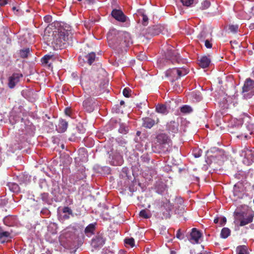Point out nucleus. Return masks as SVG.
Masks as SVG:
<instances>
[{"label":"nucleus","instance_id":"obj_37","mask_svg":"<svg viewBox=\"0 0 254 254\" xmlns=\"http://www.w3.org/2000/svg\"><path fill=\"white\" fill-rule=\"evenodd\" d=\"M239 26L238 25H230L229 26V29L233 33H236L238 32Z\"/></svg>","mask_w":254,"mask_h":254},{"label":"nucleus","instance_id":"obj_7","mask_svg":"<svg viewBox=\"0 0 254 254\" xmlns=\"http://www.w3.org/2000/svg\"><path fill=\"white\" fill-rule=\"evenodd\" d=\"M23 76L22 74L18 73H13L8 78V86L9 88H13L20 80V78Z\"/></svg>","mask_w":254,"mask_h":254},{"label":"nucleus","instance_id":"obj_39","mask_svg":"<svg viewBox=\"0 0 254 254\" xmlns=\"http://www.w3.org/2000/svg\"><path fill=\"white\" fill-rule=\"evenodd\" d=\"M139 215L140 217L144 218H149L150 217V215L148 214L147 211L144 209L140 211Z\"/></svg>","mask_w":254,"mask_h":254},{"label":"nucleus","instance_id":"obj_19","mask_svg":"<svg viewBox=\"0 0 254 254\" xmlns=\"http://www.w3.org/2000/svg\"><path fill=\"white\" fill-rule=\"evenodd\" d=\"M68 126V123L64 120H60L57 130L59 132H64L66 131Z\"/></svg>","mask_w":254,"mask_h":254},{"label":"nucleus","instance_id":"obj_16","mask_svg":"<svg viewBox=\"0 0 254 254\" xmlns=\"http://www.w3.org/2000/svg\"><path fill=\"white\" fill-rule=\"evenodd\" d=\"M97 89H101V92H99L97 95H100L103 93H104L106 91V88L108 86V84L105 81V80L103 79H99L98 78L97 81Z\"/></svg>","mask_w":254,"mask_h":254},{"label":"nucleus","instance_id":"obj_29","mask_svg":"<svg viewBox=\"0 0 254 254\" xmlns=\"http://www.w3.org/2000/svg\"><path fill=\"white\" fill-rule=\"evenodd\" d=\"M30 49L29 48H25L21 49L19 51V56L21 58L24 59L27 58L30 54Z\"/></svg>","mask_w":254,"mask_h":254},{"label":"nucleus","instance_id":"obj_42","mask_svg":"<svg viewBox=\"0 0 254 254\" xmlns=\"http://www.w3.org/2000/svg\"><path fill=\"white\" fill-rule=\"evenodd\" d=\"M141 15L142 17V24L144 25H146L148 23V17L146 15L144 14V13H142Z\"/></svg>","mask_w":254,"mask_h":254},{"label":"nucleus","instance_id":"obj_31","mask_svg":"<svg viewBox=\"0 0 254 254\" xmlns=\"http://www.w3.org/2000/svg\"><path fill=\"white\" fill-rule=\"evenodd\" d=\"M180 111L183 114H189L192 112V109L190 106L185 105L181 107Z\"/></svg>","mask_w":254,"mask_h":254},{"label":"nucleus","instance_id":"obj_23","mask_svg":"<svg viewBox=\"0 0 254 254\" xmlns=\"http://www.w3.org/2000/svg\"><path fill=\"white\" fill-rule=\"evenodd\" d=\"M240 154L241 156L247 158H250L252 156V151L247 147H245L240 151Z\"/></svg>","mask_w":254,"mask_h":254},{"label":"nucleus","instance_id":"obj_43","mask_svg":"<svg viewBox=\"0 0 254 254\" xmlns=\"http://www.w3.org/2000/svg\"><path fill=\"white\" fill-rule=\"evenodd\" d=\"M63 213H67L68 214L72 215V210L67 206L64 207L63 209Z\"/></svg>","mask_w":254,"mask_h":254},{"label":"nucleus","instance_id":"obj_5","mask_svg":"<svg viewBox=\"0 0 254 254\" xmlns=\"http://www.w3.org/2000/svg\"><path fill=\"white\" fill-rule=\"evenodd\" d=\"M189 72V69L184 66L182 67L169 69L166 71L165 75L167 77H171L172 79L171 80L174 81L178 80L181 77L185 76L188 74Z\"/></svg>","mask_w":254,"mask_h":254},{"label":"nucleus","instance_id":"obj_9","mask_svg":"<svg viewBox=\"0 0 254 254\" xmlns=\"http://www.w3.org/2000/svg\"><path fill=\"white\" fill-rule=\"evenodd\" d=\"M254 89V80L250 78H248L245 81L242 88V92H252Z\"/></svg>","mask_w":254,"mask_h":254},{"label":"nucleus","instance_id":"obj_51","mask_svg":"<svg viewBox=\"0 0 254 254\" xmlns=\"http://www.w3.org/2000/svg\"><path fill=\"white\" fill-rule=\"evenodd\" d=\"M249 27L250 29L251 30H253L254 29V23H251L249 26Z\"/></svg>","mask_w":254,"mask_h":254},{"label":"nucleus","instance_id":"obj_1","mask_svg":"<svg viewBox=\"0 0 254 254\" xmlns=\"http://www.w3.org/2000/svg\"><path fill=\"white\" fill-rule=\"evenodd\" d=\"M107 38L110 47L122 52H126L127 48L133 43L129 33L125 31H118L115 29L109 31Z\"/></svg>","mask_w":254,"mask_h":254},{"label":"nucleus","instance_id":"obj_60","mask_svg":"<svg viewBox=\"0 0 254 254\" xmlns=\"http://www.w3.org/2000/svg\"><path fill=\"white\" fill-rule=\"evenodd\" d=\"M124 104H125V102H124V101H121L120 102V105H124Z\"/></svg>","mask_w":254,"mask_h":254},{"label":"nucleus","instance_id":"obj_44","mask_svg":"<svg viewBox=\"0 0 254 254\" xmlns=\"http://www.w3.org/2000/svg\"><path fill=\"white\" fill-rule=\"evenodd\" d=\"M44 20L47 23H51L52 21V17L49 15H46L44 17Z\"/></svg>","mask_w":254,"mask_h":254},{"label":"nucleus","instance_id":"obj_38","mask_svg":"<svg viewBox=\"0 0 254 254\" xmlns=\"http://www.w3.org/2000/svg\"><path fill=\"white\" fill-rule=\"evenodd\" d=\"M212 40V38L210 37V39H207V40H205L203 42L204 43L205 46L206 48L210 49L212 48V44L211 42Z\"/></svg>","mask_w":254,"mask_h":254},{"label":"nucleus","instance_id":"obj_58","mask_svg":"<svg viewBox=\"0 0 254 254\" xmlns=\"http://www.w3.org/2000/svg\"><path fill=\"white\" fill-rule=\"evenodd\" d=\"M194 156L195 157V158H198L200 156V155L198 154H196V153H194Z\"/></svg>","mask_w":254,"mask_h":254},{"label":"nucleus","instance_id":"obj_53","mask_svg":"<svg viewBox=\"0 0 254 254\" xmlns=\"http://www.w3.org/2000/svg\"><path fill=\"white\" fill-rule=\"evenodd\" d=\"M219 222V218L218 217L217 218H215L214 219V223H215V224H217Z\"/></svg>","mask_w":254,"mask_h":254},{"label":"nucleus","instance_id":"obj_15","mask_svg":"<svg viewBox=\"0 0 254 254\" xmlns=\"http://www.w3.org/2000/svg\"><path fill=\"white\" fill-rule=\"evenodd\" d=\"M190 240H193L195 243H198L199 238L201 237V233L196 228H192L190 233Z\"/></svg>","mask_w":254,"mask_h":254},{"label":"nucleus","instance_id":"obj_64","mask_svg":"<svg viewBox=\"0 0 254 254\" xmlns=\"http://www.w3.org/2000/svg\"><path fill=\"white\" fill-rule=\"evenodd\" d=\"M47 30H48V28H47L46 29V30H45V32L46 33V31H47Z\"/></svg>","mask_w":254,"mask_h":254},{"label":"nucleus","instance_id":"obj_61","mask_svg":"<svg viewBox=\"0 0 254 254\" xmlns=\"http://www.w3.org/2000/svg\"><path fill=\"white\" fill-rule=\"evenodd\" d=\"M119 254H124V252L123 251H120L119 252Z\"/></svg>","mask_w":254,"mask_h":254},{"label":"nucleus","instance_id":"obj_10","mask_svg":"<svg viewBox=\"0 0 254 254\" xmlns=\"http://www.w3.org/2000/svg\"><path fill=\"white\" fill-rule=\"evenodd\" d=\"M164 27L161 25H155L147 28V33L151 36H156L161 33Z\"/></svg>","mask_w":254,"mask_h":254},{"label":"nucleus","instance_id":"obj_33","mask_svg":"<svg viewBox=\"0 0 254 254\" xmlns=\"http://www.w3.org/2000/svg\"><path fill=\"white\" fill-rule=\"evenodd\" d=\"M95 229V226L94 224H90L85 229V233H93Z\"/></svg>","mask_w":254,"mask_h":254},{"label":"nucleus","instance_id":"obj_50","mask_svg":"<svg viewBox=\"0 0 254 254\" xmlns=\"http://www.w3.org/2000/svg\"><path fill=\"white\" fill-rule=\"evenodd\" d=\"M20 254H32L29 251L22 250L20 251Z\"/></svg>","mask_w":254,"mask_h":254},{"label":"nucleus","instance_id":"obj_18","mask_svg":"<svg viewBox=\"0 0 254 254\" xmlns=\"http://www.w3.org/2000/svg\"><path fill=\"white\" fill-rule=\"evenodd\" d=\"M254 214H250L248 216H246V217H243L242 219H240V223L239 225L240 226H245L250 223H251L253 220Z\"/></svg>","mask_w":254,"mask_h":254},{"label":"nucleus","instance_id":"obj_41","mask_svg":"<svg viewBox=\"0 0 254 254\" xmlns=\"http://www.w3.org/2000/svg\"><path fill=\"white\" fill-rule=\"evenodd\" d=\"M131 90L128 88H125L123 91L124 96L126 97H129L130 95Z\"/></svg>","mask_w":254,"mask_h":254},{"label":"nucleus","instance_id":"obj_59","mask_svg":"<svg viewBox=\"0 0 254 254\" xmlns=\"http://www.w3.org/2000/svg\"><path fill=\"white\" fill-rule=\"evenodd\" d=\"M12 10H13V11H14V10H16V11H18V9H16V7L15 6H13V7H12Z\"/></svg>","mask_w":254,"mask_h":254},{"label":"nucleus","instance_id":"obj_30","mask_svg":"<svg viewBox=\"0 0 254 254\" xmlns=\"http://www.w3.org/2000/svg\"><path fill=\"white\" fill-rule=\"evenodd\" d=\"M96 58V55L94 53L91 52L88 54L86 56V59L87 60L88 64L89 65H91V64L95 61Z\"/></svg>","mask_w":254,"mask_h":254},{"label":"nucleus","instance_id":"obj_49","mask_svg":"<svg viewBox=\"0 0 254 254\" xmlns=\"http://www.w3.org/2000/svg\"><path fill=\"white\" fill-rule=\"evenodd\" d=\"M20 149H21V147H20V145L19 144H18L17 145L13 147L12 151L14 152L15 151H16L17 150H20Z\"/></svg>","mask_w":254,"mask_h":254},{"label":"nucleus","instance_id":"obj_36","mask_svg":"<svg viewBox=\"0 0 254 254\" xmlns=\"http://www.w3.org/2000/svg\"><path fill=\"white\" fill-rule=\"evenodd\" d=\"M52 57H53V56H50V55H45L41 59V62H42V64H48L49 63V60L51 59H52Z\"/></svg>","mask_w":254,"mask_h":254},{"label":"nucleus","instance_id":"obj_32","mask_svg":"<svg viewBox=\"0 0 254 254\" xmlns=\"http://www.w3.org/2000/svg\"><path fill=\"white\" fill-rule=\"evenodd\" d=\"M129 130L128 127L124 124H120L119 131L122 134H127Z\"/></svg>","mask_w":254,"mask_h":254},{"label":"nucleus","instance_id":"obj_27","mask_svg":"<svg viewBox=\"0 0 254 254\" xmlns=\"http://www.w3.org/2000/svg\"><path fill=\"white\" fill-rule=\"evenodd\" d=\"M8 185L10 190L13 192L18 193L20 191V188L17 184L9 183Z\"/></svg>","mask_w":254,"mask_h":254},{"label":"nucleus","instance_id":"obj_4","mask_svg":"<svg viewBox=\"0 0 254 254\" xmlns=\"http://www.w3.org/2000/svg\"><path fill=\"white\" fill-rule=\"evenodd\" d=\"M156 143L159 149L164 153L169 152L172 149V141L169 136L165 133H158L156 136Z\"/></svg>","mask_w":254,"mask_h":254},{"label":"nucleus","instance_id":"obj_13","mask_svg":"<svg viewBox=\"0 0 254 254\" xmlns=\"http://www.w3.org/2000/svg\"><path fill=\"white\" fill-rule=\"evenodd\" d=\"M179 123L175 121H171L166 125V129L169 133H175L178 131Z\"/></svg>","mask_w":254,"mask_h":254},{"label":"nucleus","instance_id":"obj_28","mask_svg":"<svg viewBox=\"0 0 254 254\" xmlns=\"http://www.w3.org/2000/svg\"><path fill=\"white\" fill-rule=\"evenodd\" d=\"M231 234V231L228 228H223L220 233V236L222 238L226 239L228 238Z\"/></svg>","mask_w":254,"mask_h":254},{"label":"nucleus","instance_id":"obj_62","mask_svg":"<svg viewBox=\"0 0 254 254\" xmlns=\"http://www.w3.org/2000/svg\"><path fill=\"white\" fill-rule=\"evenodd\" d=\"M64 217V218H69V217H68V216H66V215H65Z\"/></svg>","mask_w":254,"mask_h":254},{"label":"nucleus","instance_id":"obj_45","mask_svg":"<svg viewBox=\"0 0 254 254\" xmlns=\"http://www.w3.org/2000/svg\"><path fill=\"white\" fill-rule=\"evenodd\" d=\"M41 197L42 199L44 201H47L48 200V193H43L41 194Z\"/></svg>","mask_w":254,"mask_h":254},{"label":"nucleus","instance_id":"obj_20","mask_svg":"<svg viewBox=\"0 0 254 254\" xmlns=\"http://www.w3.org/2000/svg\"><path fill=\"white\" fill-rule=\"evenodd\" d=\"M210 37H211V34H209L208 32L204 30L201 31L197 36V38L200 42H203Z\"/></svg>","mask_w":254,"mask_h":254},{"label":"nucleus","instance_id":"obj_8","mask_svg":"<svg viewBox=\"0 0 254 254\" xmlns=\"http://www.w3.org/2000/svg\"><path fill=\"white\" fill-rule=\"evenodd\" d=\"M105 239L102 234L97 235L92 240L91 245L94 248L101 247L105 244Z\"/></svg>","mask_w":254,"mask_h":254},{"label":"nucleus","instance_id":"obj_35","mask_svg":"<svg viewBox=\"0 0 254 254\" xmlns=\"http://www.w3.org/2000/svg\"><path fill=\"white\" fill-rule=\"evenodd\" d=\"M124 242L126 245H128L131 247H133L134 246V240L132 238H126L125 239Z\"/></svg>","mask_w":254,"mask_h":254},{"label":"nucleus","instance_id":"obj_34","mask_svg":"<svg viewBox=\"0 0 254 254\" xmlns=\"http://www.w3.org/2000/svg\"><path fill=\"white\" fill-rule=\"evenodd\" d=\"M210 1L209 0H204L201 3V5L200 7V8L201 10H204V9H207L210 6Z\"/></svg>","mask_w":254,"mask_h":254},{"label":"nucleus","instance_id":"obj_56","mask_svg":"<svg viewBox=\"0 0 254 254\" xmlns=\"http://www.w3.org/2000/svg\"><path fill=\"white\" fill-rule=\"evenodd\" d=\"M2 204H3L4 205H5L6 204V201L5 200H1V202H0V205Z\"/></svg>","mask_w":254,"mask_h":254},{"label":"nucleus","instance_id":"obj_12","mask_svg":"<svg viewBox=\"0 0 254 254\" xmlns=\"http://www.w3.org/2000/svg\"><path fill=\"white\" fill-rule=\"evenodd\" d=\"M112 15L119 21L124 22L126 21V16L121 10L114 9L112 12Z\"/></svg>","mask_w":254,"mask_h":254},{"label":"nucleus","instance_id":"obj_46","mask_svg":"<svg viewBox=\"0 0 254 254\" xmlns=\"http://www.w3.org/2000/svg\"><path fill=\"white\" fill-rule=\"evenodd\" d=\"M182 233L181 232V230L180 229H179L177 232V234H176V237L180 239V240H181L183 239V237H182Z\"/></svg>","mask_w":254,"mask_h":254},{"label":"nucleus","instance_id":"obj_47","mask_svg":"<svg viewBox=\"0 0 254 254\" xmlns=\"http://www.w3.org/2000/svg\"><path fill=\"white\" fill-rule=\"evenodd\" d=\"M226 221H227V219H226V217H223L221 219V221H220V225L221 226H223V225L226 223Z\"/></svg>","mask_w":254,"mask_h":254},{"label":"nucleus","instance_id":"obj_52","mask_svg":"<svg viewBox=\"0 0 254 254\" xmlns=\"http://www.w3.org/2000/svg\"><path fill=\"white\" fill-rule=\"evenodd\" d=\"M230 43L232 46H233V45H238V43L236 41H234L233 42L231 41Z\"/></svg>","mask_w":254,"mask_h":254},{"label":"nucleus","instance_id":"obj_48","mask_svg":"<svg viewBox=\"0 0 254 254\" xmlns=\"http://www.w3.org/2000/svg\"><path fill=\"white\" fill-rule=\"evenodd\" d=\"M7 3V0H0V6L5 5Z\"/></svg>","mask_w":254,"mask_h":254},{"label":"nucleus","instance_id":"obj_6","mask_svg":"<svg viewBox=\"0 0 254 254\" xmlns=\"http://www.w3.org/2000/svg\"><path fill=\"white\" fill-rule=\"evenodd\" d=\"M151 118L145 117L142 118V127L146 128H151L155 124L159 122V119L156 116L153 114L151 115Z\"/></svg>","mask_w":254,"mask_h":254},{"label":"nucleus","instance_id":"obj_24","mask_svg":"<svg viewBox=\"0 0 254 254\" xmlns=\"http://www.w3.org/2000/svg\"><path fill=\"white\" fill-rule=\"evenodd\" d=\"M210 59L206 56L202 57L199 60V66L202 68L208 67L210 64Z\"/></svg>","mask_w":254,"mask_h":254},{"label":"nucleus","instance_id":"obj_3","mask_svg":"<svg viewBox=\"0 0 254 254\" xmlns=\"http://www.w3.org/2000/svg\"><path fill=\"white\" fill-rule=\"evenodd\" d=\"M98 77L92 74H84L82 75L80 84L83 90L88 94L97 95L101 92V89H97V81Z\"/></svg>","mask_w":254,"mask_h":254},{"label":"nucleus","instance_id":"obj_14","mask_svg":"<svg viewBox=\"0 0 254 254\" xmlns=\"http://www.w3.org/2000/svg\"><path fill=\"white\" fill-rule=\"evenodd\" d=\"M166 57L172 61H176L178 63H180L181 61L179 54L174 50H168L167 52V56H166Z\"/></svg>","mask_w":254,"mask_h":254},{"label":"nucleus","instance_id":"obj_21","mask_svg":"<svg viewBox=\"0 0 254 254\" xmlns=\"http://www.w3.org/2000/svg\"><path fill=\"white\" fill-rule=\"evenodd\" d=\"M155 110L157 113L163 115H167L169 113L166 106L164 104H158L156 106Z\"/></svg>","mask_w":254,"mask_h":254},{"label":"nucleus","instance_id":"obj_2","mask_svg":"<svg viewBox=\"0 0 254 254\" xmlns=\"http://www.w3.org/2000/svg\"><path fill=\"white\" fill-rule=\"evenodd\" d=\"M52 35L53 46L57 49L65 48L69 45L72 37L71 31L63 28L54 31Z\"/></svg>","mask_w":254,"mask_h":254},{"label":"nucleus","instance_id":"obj_11","mask_svg":"<svg viewBox=\"0 0 254 254\" xmlns=\"http://www.w3.org/2000/svg\"><path fill=\"white\" fill-rule=\"evenodd\" d=\"M94 99L89 97L83 102V107L87 112L90 113L94 110Z\"/></svg>","mask_w":254,"mask_h":254},{"label":"nucleus","instance_id":"obj_22","mask_svg":"<svg viewBox=\"0 0 254 254\" xmlns=\"http://www.w3.org/2000/svg\"><path fill=\"white\" fill-rule=\"evenodd\" d=\"M162 208L165 209L166 210V212H163V213L166 214V217H170V212L172 209V206L170 201H167L165 202H164L163 205L161 206Z\"/></svg>","mask_w":254,"mask_h":254},{"label":"nucleus","instance_id":"obj_40","mask_svg":"<svg viewBox=\"0 0 254 254\" xmlns=\"http://www.w3.org/2000/svg\"><path fill=\"white\" fill-rule=\"evenodd\" d=\"M183 4L186 6H190L193 2V0H181Z\"/></svg>","mask_w":254,"mask_h":254},{"label":"nucleus","instance_id":"obj_57","mask_svg":"<svg viewBox=\"0 0 254 254\" xmlns=\"http://www.w3.org/2000/svg\"><path fill=\"white\" fill-rule=\"evenodd\" d=\"M235 177L237 178L238 179H241L240 174H236L235 175Z\"/></svg>","mask_w":254,"mask_h":254},{"label":"nucleus","instance_id":"obj_25","mask_svg":"<svg viewBox=\"0 0 254 254\" xmlns=\"http://www.w3.org/2000/svg\"><path fill=\"white\" fill-rule=\"evenodd\" d=\"M236 252L237 254H249L248 247L245 245L237 247Z\"/></svg>","mask_w":254,"mask_h":254},{"label":"nucleus","instance_id":"obj_17","mask_svg":"<svg viewBox=\"0 0 254 254\" xmlns=\"http://www.w3.org/2000/svg\"><path fill=\"white\" fill-rule=\"evenodd\" d=\"M232 195L234 196L233 199L234 200H237L238 199L243 197V193L242 191L240 190L237 185H235L234 186Z\"/></svg>","mask_w":254,"mask_h":254},{"label":"nucleus","instance_id":"obj_54","mask_svg":"<svg viewBox=\"0 0 254 254\" xmlns=\"http://www.w3.org/2000/svg\"><path fill=\"white\" fill-rule=\"evenodd\" d=\"M69 111H70V110H69V109H68V108H66V109H65V114H66V115H69Z\"/></svg>","mask_w":254,"mask_h":254},{"label":"nucleus","instance_id":"obj_63","mask_svg":"<svg viewBox=\"0 0 254 254\" xmlns=\"http://www.w3.org/2000/svg\"><path fill=\"white\" fill-rule=\"evenodd\" d=\"M144 59H145V58H141L140 60H143Z\"/></svg>","mask_w":254,"mask_h":254},{"label":"nucleus","instance_id":"obj_55","mask_svg":"<svg viewBox=\"0 0 254 254\" xmlns=\"http://www.w3.org/2000/svg\"><path fill=\"white\" fill-rule=\"evenodd\" d=\"M8 219V218L7 217H5L4 219H3V222H4V223L6 225H8V224H6V221Z\"/></svg>","mask_w":254,"mask_h":254},{"label":"nucleus","instance_id":"obj_26","mask_svg":"<svg viewBox=\"0 0 254 254\" xmlns=\"http://www.w3.org/2000/svg\"><path fill=\"white\" fill-rule=\"evenodd\" d=\"M10 237V233L7 231L0 232V242L3 243Z\"/></svg>","mask_w":254,"mask_h":254}]
</instances>
